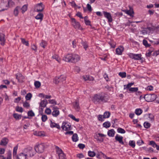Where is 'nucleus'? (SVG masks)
Instances as JSON below:
<instances>
[{
  "mask_svg": "<svg viewBox=\"0 0 159 159\" xmlns=\"http://www.w3.org/2000/svg\"><path fill=\"white\" fill-rule=\"evenodd\" d=\"M106 97V96H103L102 94H96L93 98V101L95 103L100 101L105 102L107 100L108 98Z\"/></svg>",
  "mask_w": 159,
  "mask_h": 159,
  "instance_id": "f257e3e1",
  "label": "nucleus"
},
{
  "mask_svg": "<svg viewBox=\"0 0 159 159\" xmlns=\"http://www.w3.org/2000/svg\"><path fill=\"white\" fill-rule=\"evenodd\" d=\"M48 147L47 144L42 143L37 144L34 147V149L36 152L42 153L44 152L45 149Z\"/></svg>",
  "mask_w": 159,
  "mask_h": 159,
  "instance_id": "f03ea898",
  "label": "nucleus"
},
{
  "mask_svg": "<svg viewBox=\"0 0 159 159\" xmlns=\"http://www.w3.org/2000/svg\"><path fill=\"white\" fill-rule=\"evenodd\" d=\"M23 152L26 156H33L35 153L34 150L31 147H29L24 149Z\"/></svg>",
  "mask_w": 159,
  "mask_h": 159,
  "instance_id": "7ed1b4c3",
  "label": "nucleus"
},
{
  "mask_svg": "<svg viewBox=\"0 0 159 159\" xmlns=\"http://www.w3.org/2000/svg\"><path fill=\"white\" fill-rule=\"evenodd\" d=\"M144 98L146 101L148 102H152L156 99L157 96L154 94H147L145 95Z\"/></svg>",
  "mask_w": 159,
  "mask_h": 159,
  "instance_id": "20e7f679",
  "label": "nucleus"
},
{
  "mask_svg": "<svg viewBox=\"0 0 159 159\" xmlns=\"http://www.w3.org/2000/svg\"><path fill=\"white\" fill-rule=\"evenodd\" d=\"M106 136V135L100 133H98L95 134L94 137L97 141L101 143L103 141L104 139Z\"/></svg>",
  "mask_w": 159,
  "mask_h": 159,
  "instance_id": "39448f33",
  "label": "nucleus"
},
{
  "mask_svg": "<svg viewBox=\"0 0 159 159\" xmlns=\"http://www.w3.org/2000/svg\"><path fill=\"white\" fill-rule=\"evenodd\" d=\"M71 22L72 25L75 29H80V23L76 21L75 18H71Z\"/></svg>",
  "mask_w": 159,
  "mask_h": 159,
  "instance_id": "423d86ee",
  "label": "nucleus"
},
{
  "mask_svg": "<svg viewBox=\"0 0 159 159\" xmlns=\"http://www.w3.org/2000/svg\"><path fill=\"white\" fill-rule=\"evenodd\" d=\"M103 13L104 14V16L106 18L108 22H111L113 20L112 16L111 14L105 11H103Z\"/></svg>",
  "mask_w": 159,
  "mask_h": 159,
  "instance_id": "0eeeda50",
  "label": "nucleus"
},
{
  "mask_svg": "<svg viewBox=\"0 0 159 159\" xmlns=\"http://www.w3.org/2000/svg\"><path fill=\"white\" fill-rule=\"evenodd\" d=\"M80 59L79 56L76 54H72L71 62L75 63L79 61Z\"/></svg>",
  "mask_w": 159,
  "mask_h": 159,
  "instance_id": "6e6552de",
  "label": "nucleus"
},
{
  "mask_svg": "<svg viewBox=\"0 0 159 159\" xmlns=\"http://www.w3.org/2000/svg\"><path fill=\"white\" fill-rule=\"evenodd\" d=\"M71 125L70 123L63 122L61 126V128L64 130L67 131L70 129Z\"/></svg>",
  "mask_w": 159,
  "mask_h": 159,
  "instance_id": "1a4fd4ad",
  "label": "nucleus"
},
{
  "mask_svg": "<svg viewBox=\"0 0 159 159\" xmlns=\"http://www.w3.org/2000/svg\"><path fill=\"white\" fill-rule=\"evenodd\" d=\"M6 7L3 8V9L0 10V11H3L5 10H7L8 7V6H13L15 5V3L11 0H9L8 1L7 3L5 4Z\"/></svg>",
  "mask_w": 159,
  "mask_h": 159,
  "instance_id": "9d476101",
  "label": "nucleus"
},
{
  "mask_svg": "<svg viewBox=\"0 0 159 159\" xmlns=\"http://www.w3.org/2000/svg\"><path fill=\"white\" fill-rule=\"evenodd\" d=\"M44 8V6L42 3H40L36 6L35 7L36 11L37 12L41 11Z\"/></svg>",
  "mask_w": 159,
  "mask_h": 159,
  "instance_id": "9b49d317",
  "label": "nucleus"
},
{
  "mask_svg": "<svg viewBox=\"0 0 159 159\" xmlns=\"http://www.w3.org/2000/svg\"><path fill=\"white\" fill-rule=\"evenodd\" d=\"M124 50V48L123 46H119L116 50V54L118 55H121Z\"/></svg>",
  "mask_w": 159,
  "mask_h": 159,
  "instance_id": "f8f14e48",
  "label": "nucleus"
},
{
  "mask_svg": "<svg viewBox=\"0 0 159 159\" xmlns=\"http://www.w3.org/2000/svg\"><path fill=\"white\" fill-rule=\"evenodd\" d=\"M72 56V54H68L63 57V60L66 62H71Z\"/></svg>",
  "mask_w": 159,
  "mask_h": 159,
  "instance_id": "ddd939ff",
  "label": "nucleus"
},
{
  "mask_svg": "<svg viewBox=\"0 0 159 159\" xmlns=\"http://www.w3.org/2000/svg\"><path fill=\"white\" fill-rule=\"evenodd\" d=\"M123 137L122 136L117 134L115 137V139L116 140L122 145L124 144V142L123 141Z\"/></svg>",
  "mask_w": 159,
  "mask_h": 159,
  "instance_id": "4468645a",
  "label": "nucleus"
},
{
  "mask_svg": "<svg viewBox=\"0 0 159 159\" xmlns=\"http://www.w3.org/2000/svg\"><path fill=\"white\" fill-rule=\"evenodd\" d=\"M47 104L48 102L46 100H42L39 103V107H41V109H43V108L46 107Z\"/></svg>",
  "mask_w": 159,
  "mask_h": 159,
  "instance_id": "2eb2a0df",
  "label": "nucleus"
},
{
  "mask_svg": "<svg viewBox=\"0 0 159 159\" xmlns=\"http://www.w3.org/2000/svg\"><path fill=\"white\" fill-rule=\"evenodd\" d=\"M16 79H17L18 82H22L24 79V77L20 73H17L16 75Z\"/></svg>",
  "mask_w": 159,
  "mask_h": 159,
  "instance_id": "dca6fc26",
  "label": "nucleus"
},
{
  "mask_svg": "<svg viewBox=\"0 0 159 159\" xmlns=\"http://www.w3.org/2000/svg\"><path fill=\"white\" fill-rule=\"evenodd\" d=\"M143 58L142 57V55L140 54H134L133 59L136 60H141L143 61Z\"/></svg>",
  "mask_w": 159,
  "mask_h": 159,
  "instance_id": "f3484780",
  "label": "nucleus"
},
{
  "mask_svg": "<svg viewBox=\"0 0 159 159\" xmlns=\"http://www.w3.org/2000/svg\"><path fill=\"white\" fill-rule=\"evenodd\" d=\"M50 126L51 128H56L58 129L61 128L60 126L58 124L52 122L51 120H50Z\"/></svg>",
  "mask_w": 159,
  "mask_h": 159,
  "instance_id": "a211bd4d",
  "label": "nucleus"
},
{
  "mask_svg": "<svg viewBox=\"0 0 159 159\" xmlns=\"http://www.w3.org/2000/svg\"><path fill=\"white\" fill-rule=\"evenodd\" d=\"M125 13L129 15L130 16H133V11L132 9H130L129 10H125L123 11Z\"/></svg>",
  "mask_w": 159,
  "mask_h": 159,
  "instance_id": "6ab92c4d",
  "label": "nucleus"
},
{
  "mask_svg": "<svg viewBox=\"0 0 159 159\" xmlns=\"http://www.w3.org/2000/svg\"><path fill=\"white\" fill-rule=\"evenodd\" d=\"M4 35L2 33H0V44L3 45L5 43Z\"/></svg>",
  "mask_w": 159,
  "mask_h": 159,
  "instance_id": "aec40b11",
  "label": "nucleus"
},
{
  "mask_svg": "<svg viewBox=\"0 0 159 159\" xmlns=\"http://www.w3.org/2000/svg\"><path fill=\"white\" fill-rule=\"evenodd\" d=\"M16 157V159H25L26 157V156L23 152Z\"/></svg>",
  "mask_w": 159,
  "mask_h": 159,
  "instance_id": "412c9836",
  "label": "nucleus"
},
{
  "mask_svg": "<svg viewBox=\"0 0 159 159\" xmlns=\"http://www.w3.org/2000/svg\"><path fill=\"white\" fill-rule=\"evenodd\" d=\"M83 78L85 81H92L94 80V78L89 75H85L83 76Z\"/></svg>",
  "mask_w": 159,
  "mask_h": 159,
  "instance_id": "4be33fe9",
  "label": "nucleus"
},
{
  "mask_svg": "<svg viewBox=\"0 0 159 159\" xmlns=\"http://www.w3.org/2000/svg\"><path fill=\"white\" fill-rule=\"evenodd\" d=\"M115 131L114 129H111L107 131V135L110 137H113L115 134Z\"/></svg>",
  "mask_w": 159,
  "mask_h": 159,
  "instance_id": "5701e85b",
  "label": "nucleus"
},
{
  "mask_svg": "<svg viewBox=\"0 0 159 159\" xmlns=\"http://www.w3.org/2000/svg\"><path fill=\"white\" fill-rule=\"evenodd\" d=\"M34 134L40 137H43L45 136V134L44 132L43 131H36L34 133Z\"/></svg>",
  "mask_w": 159,
  "mask_h": 159,
  "instance_id": "b1692460",
  "label": "nucleus"
},
{
  "mask_svg": "<svg viewBox=\"0 0 159 159\" xmlns=\"http://www.w3.org/2000/svg\"><path fill=\"white\" fill-rule=\"evenodd\" d=\"M84 19L85 24L86 25H91V21L88 19V17L85 16L84 17Z\"/></svg>",
  "mask_w": 159,
  "mask_h": 159,
  "instance_id": "393cba45",
  "label": "nucleus"
},
{
  "mask_svg": "<svg viewBox=\"0 0 159 159\" xmlns=\"http://www.w3.org/2000/svg\"><path fill=\"white\" fill-rule=\"evenodd\" d=\"M8 142V139L6 138H4L2 139L0 144L2 145H5Z\"/></svg>",
  "mask_w": 159,
  "mask_h": 159,
  "instance_id": "a878e982",
  "label": "nucleus"
},
{
  "mask_svg": "<svg viewBox=\"0 0 159 159\" xmlns=\"http://www.w3.org/2000/svg\"><path fill=\"white\" fill-rule=\"evenodd\" d=\"M58 78V80H59V83L63 82L65 81L66 79V77L63 75H61L60 76L57 77Z\"/></svg>",
  "mask_w": 159,
  "mask_h": 159,
  "instance_id": "bb28decb",
  "label": "nucleus"
},
{
  "mask_svg": "<svg viewBox=\"0 0 159 159\" xmlns=\"http://www.w3.org/2000/svg\"><path fill=\"white\" fill-rule=\"evenodd\" d=\"M134 84V82H131L128 83L127 85H124V89H128L130 88V87L132 86Z\"/></svg>",
  "mask_w": 159,
  "mask_h": 159,
  "instance_id": "cd10ccee",
  "label": "nucleus"
},
{
  "mask_svg": "<svg viewBox=\"0 0 159 159\" xmlns=\"http://www.w3.org/2000/svg\"><path fill=\"white\" fill-rule=\"evenodd\" d=\"M72 139L73 141L74 142H76L78 140V135L76 134H73Z\"/></svg>",
  "mask_w": 159,
  "mask_h": 159,
  "instance_id": "c85d7f7f",
  "label": "nucleus"
},
{
  "mask_svg": "<svg viewBox=\"0 0 159 159\" xmlns=\"http://www.w3.org/2000/svg\"><path fill=\"white\" fill-rule=\"evenodd\" d=\"M60 112L58 110H53L52 115L54 117H56L59 115Z\"/></svg>",
  "mask_w": 159,
  "mask_h": 159,
  "instance_id": "c756f323",
  "label": "nucleus"
},
{
  "mask_svg": "<svg viewBox=\"0 0 159 159\" xmlns=\"http://www.w3.org/2000/svg\"><path fill=\"white\" fill-rule=\"evenodd\" d=\"M18 146H16L13 149V156L14 158H16V154L17 153V151L18 149Z\"/></svg>",
  "mask_w": 159,
  "mask_h": 159,
  "instance_id": "7c9ffc66",
  "label": "nucleus"
},
{
  "mask_svg": "<svg viewBox=\"0 0 159 159\" xmlns=\"http://www.w3.org/2000/svg\"><path fill=\"white\" fill-rule=\"evenodd\" d=\"M35 18L37 20H42L43 19V15L42 13H39L36 16Z\"/></svg>",
  "mask_w": 159,
  "mask_h": 159,
  "instance_id": "2f4dec72",
  "label": "nucleus"
},
{
  "mask_svg": "<svg viewBox=\"0 0 159 159\" xmlns=\"http://www.w3.org/2000/svg\"><path fill=\"white\" fill-rule=\"evenodd\" d=\"M20 9V7L19 6H17L14 9V13L15 16H16L18 15L19 12V10Z\"/></svg>",
  "mask_w": 159,
  "mask_h": 159,
  "instance_id": "473e14b6",
  "label": "nucleus"
},
{
  "mask_svg": "<svg viewBox=\"0 0 159 159\" xmlns=\"http://www.w3.org/2000/svg\"><path fill=\"white\" fill-rule=\"evenodd\" d=\"M28 5L25 4L23 6L21 9V12L22 13H24L25 11H26L27 9Z\"/></svg>",
  "mask_w": 159,
  "mask_h": 159,
  "instance_id": "72a5a7b5",
  "label": "nucleus"
},
{
  "mask_svg": "<svg viewBox=\"0 0 159 159\" xmlns=\"http://www.w3.org/2000/svg\"><path fill=\"white\" fill-rule=\"evenodd\" d=\"M21 42L23 44L27 46H29V44L28 41H26L23 38H21Z\"/></svg>",
  "mask_w": 159,
  "mask_h": 159,
  "instance_id": "f704fd0d",
  "label": "nucleus"
},
{
  "mask_svg": "<svg viewBox=\"0 0 159 159\" xmlns=\"http://www.w3.org/2000/svg\"><path fill=\"white\" fill-rule=\"evenodd\" d=\"M111 123L109 121L105 122L103 124V126L104 127L108 128L111 126Z\"/></svg>",
  "mask_w": 159,
  "mask_h": 159,
  "instance_id": "c9c22d12",
  "label": "nucleus"
},
{
  "mask_svg": "<svg viewBox=\"0 0 159 159\" xmlns=\"http://www.w3.org/2000/svg\"><path fill=\"white\" fill-rule=\"evenodd\" d=\"M153 48H150L148 50V52L146 53V56L147 57H149L151 56L152 52L153 50Z\"/></svg>",
  "mask_w": 159,
  "mask_h": 159,
  "instance_id": "e433bc0d",
  "label": "nucleus"
},
{
  "mask_svg": "<svg viewBox=\"0 0 159 159\" xmlns=\"http://www.w3.org/2000/svg\"><path fill=\"white\" fill-rule=\"evenodd\" d=\"M88 155L89 156L91 157H93L95 156L96 153L94 151H89L88 152Z\"/></svg>",
  "mask_w": 159,
  "mask_h": 159,
  "instance_id": "4c0bfd02",
  "label": "nucleus"
},
{
  "mask_svg": "<svg viewBox=\"0 0 159 159\" xmlns=\"http://www.w3.org/2000/svg\"><path fill=\"white\" fill-rule=\"evenodd\" d=\"M52 58L55 59L58 62L60 63L61 60L59 56L56 54H54L52 56Z\"/></svg>",
  "mask_w": 159,
  "mask_h": 159,
  "instance_id": "58836bf2",
  "label": "nucleus"
},
{
  "mask_svg": "<svg viewBox=\"0 0 159 159\" xmlns=\"http://www.w3.org/2000/svg\"><path fill=\"white\" fill-rule=\"evenodd\" d=\"M39 97H43V98H45L46 99H50L51 98V96L50 95H45L42 93H41L39 95Z\"/></svg>",
  "mask_w": 159,
  "mask_h": 159,
  "instance_id": "ea45409f",
  "label": "nucleus"
},
{
  "mask_svg": "<svg viewBox=\"0 0 159 159\" xmlns=\"http://www.w3.org/2000/svg\"><path fill=\"white\" fill-rule=\"evenodd\" d=\"M13 116L16 120H19L21 118V116L17 113L14 114Z\"/></svg>",
  "mask_w": 159,
  "mask_h": 159,
  "instance_id": "a19ab883",
  "label": "nucleus"
},
{
  "mask_svg": "<svg viewBox=\"0 0 159 159\" xmlns=\"http://www.w3.org/2000/svg\"><path fill=\"white\" fill-rule=\"evenodd\" d=\"M32 97V95L30 93H28L25 96V98L26 100H30Z\"/></svg>",
  "mask_w": 159,
  "mask_h": 159,
  "instance_id": "79ce46f5",
  "label": "nucleus"
},
{
  "mask_svg": "<svg viewBox=\"0 0 159 159\" xmlns=\"http://www.w3.org/2000/svg\"><path fill=\"white\" fill-rule=\"evenodd\" d=\"M110 115V113L107 111L105 112L103 114L104 118H109Z\"/></svg>",
  "mask_w": 159,
  "mask_h": 159,
  "instance_id": "37998d69",
  "label": "nucleus"
},
{
  "mask_svg": "<svg viewBox=\"0 0 159 159\" xmlns=\"http://www.w3.org/2000/svg\"><path fill=\"white\" fill-rule=\"evenodd\" d=\"M23 106L26 109L30 108V105L29 103L26 101H25L23 103Z\"/></svg>",
  "mask_w": 159,
  "mask_h": 159,
  "instance_id": "c03bdc74",
  "label": "nucleus"
},
{
  "mask_svg": "<svg viewBox=\"0 0 159 159\" xmlns=\"http://www.w3.org/2000/svg\"><path fill=\"white\" fill-rule=\"evenodd\" d=\"M143 43L146 47H149L151 46V45L148 43V41L146 40H143Z\"/></svg>",
  "mask_w": 159,
  "mask_h": 159,
  "instance_id": "a18cd8bd",
  "label": "nucleus"
},
{
  "mask_svg": "<svg viewBox=\"0 0 159 159\" xmlns=\"http://www.w3.org/2000/svg\"><path fill=\"white\" fill-rule=\"evenodd\" d=\"M117 132L120 133L124 134L125 132V130L121 128H118L117 129Z\"/></svg>",
  "mask_w": 159,
  "mask_h": 159,
  "instance_id": "49530a36",
  "label": "nucleus"
},
{
  "mask_svg": "<svg viewBox=\"0 0 159 159\" xmlns=\"http://www.w3.org/2000/svg\"><path fill=\"white\" fill-rule=\"evenodd\" d=\"M47 45V43L46 41L43 40L41 42L40 44V46L44 48H45V47Z\"/></svg>",
  "mask_w": 159,
  "mask_h": 159,
  "instance_id": "de8ad7c7",
  "label": "nucleus"
},
{
  "mask_svg": "<svg viewBox=\"0 0 159 159\" xmlns=\"http://www.w3.org/2000/svg\"><path fill=\"white\" fill-rule=\"evenodd\" d=\"M56 152L58 154V155L63 153V152L62 150L60 148L57 146H56Z\"/></svg>",
  "mask_w": 159,
  "mask_h": 159,
  "instance_id": "09e8293b",
  "label": "nucleus"
},
{
  "mask_svg": "<svg viewBox=\"0 0 159 159\" xmlns=\"http://www.w3.org/2000/svg\"><path fill=\"white\" fill-rule=\"evenodd\" d=\"M129 145L133 148L135 147V142L133 140H130L129 142Z\"/></svg>",
  "mask_w": 159,
  "mask_h": 159,
  "instance_id": "8fccbe9b",
  "label": "nucleus"
},
{
  "mask_svg": "<svg viewBox=\"0 0 159 159\" xmlns=\"http://www.w3.org/2000/svg\"><path fill=\"white\" fill-rule=\"evenodd\" d=\"M68 116L71 118L73 120H74L76 122H78L79 121V119L75 118V116L69 114L68 115Z\"/></svg>",
  "mask_w": 159,
  "mask_h": 159,
  "instance_id": "3c124183",
  "label": "nucleus"
},
{
  "mask_svg": "<svg viewBox=\"0 0 159 159\" xmlns=\"http://www.w3.org/2000/svg\"><path fill=\"white\" fill-rule=\"evenodd\" d=\"M129 90L131 92H135L138 90V88L137 87L130 88L129 89Z\"/></svg>",
  "mask_w": 159,
  "mask_h": 159,
  "instance_id": "603ef678",
  "label": "nucleus"
},
{
  "mask_svg": "<svg viewBox=\"0 0 159 159\" xmlns=\"http://www.w3.org/2000/svg\"><path fill=\"white\" fill-rule=\"evenodd\" d=\"M118 74L122 78L125 77L126 76V74L125 72H120Z\"/></svg>",
  "mask_w": 159,
  "mask_h": 159,
  "instance_id": "864d4df0",
  "label": "nucleus"
},
{
  "mask_svg": "<svg viewBox=\"0 0 159 159\" xmlns=\"http://www.w3.org/2000/svg\"><path fill=\"white\" fill-rule=\"evenodd\" d=\"M48 119L47 116L45 115H42L41 120L43 122H45Z\"/></svg>",
  "mask_w": 159,
  "mask_h": 159,
  "instance_id": "5fc2aeb1",
  "label": "nucleus"
},
{
  "mask_svg": "<svg viewBox=\"0 0 159 159\" xmlns=\"http://www.w3.org/2000/svg\"><path fill=\"white\" fill-rule=\"evenodd\" d=\"M28 115L29 117H33L34 116V114L32 110L28 112Z\"/></svg>",
  "mask_w": 159,
  "mask_h": 159,
  "instance_id": "6e6d98bb",
  "label": "nucleus"
},
{
  "mask_svg": "<svg viewBox=\"0 0 159 159\" xmlns=\"http://www.w3.org/2000/svg\"><path fill=\"white\" fill-rule=\"evenodd\" d=\"M143 125L144 127L146 128H148L150 126V124L148 122H144Z\"/></svg>",
  "mask_w": 159,
  "mask_h": 159,
  "instance_id": "4d7b16f0",
  "label": "nucleus"
},
{
  "mask_svg": "<svg viewBox=\"0 0 159 159\" xmlns=\"http://www.w3.org/2000/svg\"><path fill=\"white\" fill-rule=\"evenodd\" d=\"M73 106L75 109L79 108V103L77 101L73 103Z\"/></svg>",
  "mask_w": 159,
  "mask_h": 159,
  "instance_id": "13d9d810",
  "label": "nucleus"
},
{
  "mask_svg": "<svg viewBox=\"0 0 159 159\" xmlns=\"http://www.w3.org/2000/svg\"><path fill=\"white\" fill-rule=\"evenodd\" d=\"M81 44L82 45L84 46V48L85 50H86V49L88 47V45L86 42H85L84 41H82L81 42Z\"/></svg>",
  "mask_w": 159,
  "mask_h": 159,
  "instance_id": "bf43d9fd",
  "label": "nucleus"
},
{
  "mask_svg": "<svg viewBox=\"0 0 159 159\" xmlns=\"http://www.w3.org/2000/svg\"><path fill=\"white\" fill-rule=\"evenodd\" d=\"M37 48H38L36 45L33 44L31 45V49L34 50L35 52L37 51Z\"/></svg>",
  "mask_w": 159,
  "mask_h": 159,
  "instance_id": "052dcab7",
  "label": "nucleus"
},
{
  "mask_svg": "<svg viewBox=\"0 0 159 159\" xmlns=\"http://www.w3.org/2000/svg\"><path fill=\"white\" fill-rule=\"evenodd\" d=\"M59 159H66L65 155L63 153L58 155Z\"/></svg>",
  "mask_w": 159,
  "mask_h": 159,
  "instance_id": "680f3d73",
  "label": "nucleus"
},
{
  "mask_svg": "<svg viewBox=\"0 0 159 159\" xmlns=\"http://www.w3.org/2000/svg\"><path fill=\"white\" fill-rule=\"evenodd\" d=\"M143 112L142 110H135V113L137 115H140Z\"/></svg>",
  "mask_w": 159,
  "mask_h": 159,
  "instance_id": "e2e57ef3",
  "label": "nucleus"
},
{
  "mask_svg": "<svg viewBox=\"0 0 159 159\" xmlns=\"http://www.w3.org/2000/svg\"><path fill=\"white\" fill-rule=\"evenodd\" d=\"M53 83L55 84H57L59 83V80L57 77H55L53 81Z\"/></svg>",
  "mask_w": 159,
  "mask_h": 159,
  "instance_id": "0e129e2a",
  "label": "nucleus"
},
{
  "mask_svg": "<svg viewBox=\"0 0 159 159\" xmlns=\"http://www.w3.org/2000/svg\"><path fill=\"white\" fill-rule=\"evenodd\" d=\"M104 118H104V116H103V117L102 115H100L98 116V119L99 121H103L104 120Z\"/></svg>",
  "mask_w": 159,
  "mask_h": 159,
  "instance_id": "69168bd1",
  "label": "nucleus"
},
{
  "mask_svg": "<svg viewBox=\"0 0 159 159\" xmlns=\"http://www.w3.org/2000/svg\"><path fill=\"white\" fill-rule=\"evenodd\" d=\"M34 84L36 88H39L41 85L40 83L38 81H36L35 82Z\"/></svg>",
  "mask_w": 159,
  "mask_h": 159,
  "instance_id": "338daca9",
  "label": "nucleus"
},
{
  "mask_svg": "<svg viewBox=\"0 0 159 159\" xmlns=\"http://www.w3.org/2000/svg\"><path fill=\"white\" fill-rule=\"evenodd\" d=\"M149 144L152 146L154 148H155V146L157 145L155 142L153 141H150L149 142Z\"/></svg>",
  "mask_w": 159,
  "mask_h": 159,
  "instance_id": "774afa93",
  "label": "nucleus"
}]
</instances>
